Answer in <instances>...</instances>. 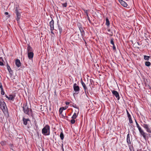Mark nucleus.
Masks as SVG:
<instances>
[{"mask_svg": "<svg viewBox=\"0 0 151 151\" xmlns=\"http://www.w3.org/2000/svg\"><path fill=\"white\" fill-rule=\"evenodd\" d=\"M23 111L24 113L28 115L31 116L32 115V111L31 109L29 108L28 106L27 105V103H24L23 104V106L22 107Z\"/></svg>", "mask_w": 151, "mask_h": 151, "instance_id": "nucleus-1", "label": "nucleus"}, {"mask_svg": "<svg viewBox=\"0 0 151 151\" xmlns=\"http://www.w3.org/2000/svg\"><path fill=\"white\" fill-rule=\"evenodd\" d=\"M42 134L45 136L49 135L50 134V127L48 124L46 125L42 129Z\"/></svg>", "mask_w": 151, "mask_h": 151, "instance_id": "nucleus-2", "label": "nucleus"}, {"mask_svg": "<svg viewBox=\"0 0 151 151\" xmlns=\"http://www.w3.org/2000/svg\"><path fill=\"white\" fill-rule=\"evenodd\" d=\"M137 128H138L140 133L143 136V137L145 139H146V134H147L142 129L141 127L139 126V124L137 123L136 124Z\"/></svg>", "mask_w": 151, "mask_h": 151, "instance_id": "nucleus-3", "label": "nucleus"}, {"mask_svg": "<svg viewBox=\"0 0 151 151\" xmlns=\"http://www.w3.org/2000/svg\"><path fill=\"white\" fill-rule=\"evenodd\" d=\"M0 106L1 109L4 111H6L7 109V107L6 106V104L4 101L2 99H0Z\"/></svg>", "mask_w": 151, "mask_h": 151, "instance_id": "nucleus-4", "label": "nucleus"}, {"mask_svg": "<svg viewBox=\"0 0 151 151\" xmlns=\"http://www.w3.org/2000/svg\"><path fill=\"white\" fill-rule=\"evenodd\" d=\"M20 10V9L18 7H16V8L15 13L17 17L16 19L17 21L19 20L21 17V14L19 12V10Z\"/></svg>", "mask_w": 151, "mask_h": 151, "instance_id": "nucleus-5", "label": "nucleus"}, {"mask_svg": "<svg viewBox=\"0 0 151 151\" xmlns=\"http://www.w3.org/2000/svg\"><path fill=\"white\" fill-rule=\"evenodd\" d=\"M73 88L74 91L76 93L78 94L79 93V91H80L79 87L77 85L76 83H75L73 86Z\"/></svg>", "mask_w": 151, "mask_h": 151, "instance_id": "nucleus-6", "label": "nucleus"}, {"mask_svg": "<svg viewBox=\"0 0 151 151\" xmlns=\"http://www.w3.org/2000/svg\"><path fill=\"white\" fill-rule=\"evenodd\" d=\"M127 142L128 145L129 147V148L130 151H132V150L131 149V146H130L131 144V142L130 139V136L129 133H128L127 135Z\"/></svg>", "mask_w": 151, "mask_h": 151, "instance_id": "nucleus-7", "label": "nucleus"}, {"mask_svg": "<svg viewBox=\"0 0 151 151\" xmlns=\"http://www.w3.org/2000/svg\"><path fill=\"white\" fill-rule=\"evenodd\" d=\"M111 91L113 96H115L117 100H119L120 99V97L118 93L115 90H111Z\"/></svg>", "mask_w": 151, "mask_h": 151, "instance_id": "nucleus-8", "label": "nucleus"}, {"mask_svg": "<svg viewBox=\"0 0 151 151\" xmlns=\"http://www.w3.org/2000/svg\"><path fill=\"white\" fill-rule=\"evenodd\" d=\"M5 96L10 101H14L15 97V94H10L9 95V96L6 95H5Z\"/></svg>", "mask_w": 151, "mask_h": 151, "instance_id": "nucleus-9", "label": "nucleus"}, {"mask_svg": "<svg viewBox=\"0 0 151 151\" xmlns=\"http://www.w3.org/2000/svg\"><path fill=\"white\" fill-rule=\"evenodd\" d=\"M141 126L146 130L147 132H150V129L149 128L148 125L143 124H141Z\"/></svg>", "mask_w": 151, "mask_h": 151, "instance_id": "nucleus-10", "label": "nucleus"}, {"mask_svg": "<svg viewBox=\"0 0 151 151\" xmlns=\"http://www.w3.org/2000/svg\"><path fill=\"white\" fill-rule=\"evenodd\" d=\"M50 30L52 31H53L54 29V21L53 19H52L51 21L50 22Z\"/></svg>", "mask_w": 151, "mask_h": 151, "instance_id": "nucleus-11", "label": "nucleus"}, {"mask_svg": "<svg viewBox=\"0 0 151 151\" xmlns=\"http://www.w3.org/2000/svg\"><path fill=\"white\" fill-rule=\"evenodd\" d=\"M28 57L29 60H32L34 56L33 52L27 53Z\"/></svg>", "mask_w": 151, "mask_h": 151, "instance_id": "nucleus-12", "label": "nucleus"}, {"mask_svg": "<svg viewBox=\"0 0 151 151\" xmlns=\"http://www.w3.org/2000/svg\"><path fill=\"white\" fill-rule=\"evenodd\" d=\"M81 84L83 86L84 89L85 91V93H86V90L87 89V87L86 86V84L85 83L83 82V80L82 79H81Z\"/></svg>", "mask_w": 151, "mask_h": 151, "instance_id": "nucleus-13", "label": "nucleus"}, {"mask_svg": "<svg viewBox=\"0 0 151 151\" xmlns=\"http://www.w3.org/2000/svg\"><path fill=\"white\" fill-rule=\"evenodd\" d=\"M27 50V53L33 52L32 47L29 44L28 45Z\"/></svg>", "mask_w": 151, "mask_h": 151, "instance_id": "nucleus-14", "label": "nucleus"}, {"mask_svg": "<svg viewBox=\"0 0 151 151\" xmlns=\"http://www.w3.org/2000/svg\"><path fill=\"white\" fill-rule=\"evenodd\" d=\"M15 64L18 67L20 66L21 64L20 60L19 59H17L16 60Z\"/></svg>", "mask_w": 151, "mask_h": 151, "instance_id": "nucleus-15", "label": "nucleus"}, {"mask_svg": "<svg viewBox=\"0 0 151 151\" xmlns=\"http://www.w3.org/2000/svg\"><path fill=\"white\" fill-rule=\"evenodd\" d=\"M23 124L24 125H27V122L28 121H30L29 119H26L24 118H23Z\"/></svg>", "mask_w": 151, "mask_h": 151, "instance_id": "nucleus-16", "label": "nucleus"}, {"mask_svg": "<svg viewBox=\"0 0 151 151\" xmlns=\"http://www.w3.org/2000/svg\"><path fill=\"white\" fill-rule=\"evenodd\" d=\"M121 4V5L124 7H126L127 4L125 1H123V0H120V1L119 2Z\"/></svg>", "mask_w": 151, "mask_h": 151, "instance_id": "nucleus-17", "label": "nucleus"}, {"mask_svg": "<svg viewBox=\"0 0 151 151\" xmlns=\"http://www.w3.org/2000/svg\"><path fill=\"white\" fill-rule=\"evenodd\" d=\"M7 68L10 73L12 74L13 73L12 71V70L10 66L8 65V64H7Z\"/></svg>", "mask_w": 151, "mask_h": 151, "instance_id": "nucleus-18", "label": "nucleus"}, {"mask_svg": "<svg viewBox=\"0 0 151 151\" xmlns=\"http://www.w3.org/2000/svg\"><path fill=\"white\" fill-rule=\"evenodd\" d=\"M144 59L146 60H148L150 57V56L146 55H144Z\"/></svg>", "mask_w": 151, "mask_h": 151, "instance_id": "nucleus-19", "label": "nucleus"}, {"mask_svg": "<svg viewBox=\"0 0 151 151\" xmlns=\"http://www.w3.org/2000/svg\"><path fill=\"white\" fill-rule=\"evenodd\" d=\"M106 25H107V26H109V25L110 24V23L109 22V19L107 17H106Z\"/></svg>", "mask_w": 151, "mask_h": 151, "instance_id": "nucleus-20", "label": "nucleus"}, {"mask_svg": "<svg viewBox=\"0 0 151 151\" xmlns=\"http://www.w3.org/2000/svg\"><path fill=\"white\" fill-rule=\"evenodd\" d=\"M60 136L61 140H63V139L64 138V136L62 131L60 134Z\"/></svg>", "mask_w": 151, "mask_h": 151, "instance_id": "nucleus-21", "label": "nucleus"}, {"mask_svg": "<svg viewBox=\"0 0 151 151\" xmlns=\"http://www.w3.org/2000/svg\"><path fill=\"white\" fill-rule=\"evenodd\" d=\"M145 64L146 66L149 67L150 66L151 63L150 62L146 61L145 62Z\"/></svg>", "mask_w": 151, "mask_h": 151, "instance_id": "nucleus-22", "label": "nucleus"}, {"mask_svg": "<svg viewBox=\"0 0 151 151\" xmlns=\"http://www.w3.org/2000/svg\"><path fill=\"white\" fill-rule=\"evenodd\" d=\"M77 116V115L76 113H74L71 118L72 119H76Z\"/></svg>", "mask_w": 151, "mask_h": 151, "instance_id": "nucleus-23", "label": "nucleus"}, {"mask_svg": "<svg viewBox=\"0 0 151 151\" xmlns=\"http://www.w3.org/2000/svg\"><path fill=\"white\" fill-rule=\"evenodd\" d=\"M58 27L60 33V34L62 32V28L61 27V26L59 24H58Z\"/></svg>", "mask_w": 151, "mask_h": 151, "instance_id": "nucleus-24", "label": "nucleus"}, {"mask_svg": "<svg viewBox=\"0 0 151 151\" xmlns=\"http://www.w3.org/2000/svg\"><path fill=\"white\" fill-rule=\"evenodd\" d=\"M4 60L2 59V58H0V65H3L4 64L3 63Z\"/></svg>", "mask_w": 151, "mask_h": 151, "instance_id": "nucleus-25", "label": "nucleus"}, {"mask_svg": "<svg viewBox=\"0 0 151 151\" xmlns=\"http://www.w3.org/2000/svg\"><path fill=\"white\" fill-rule=\"evenodd\" d=\"M66 109V108L65 109H64V107H63V108H60L59 109V112L60 114H61L63 112V110H65Z\"/></svg>", "mask_w": 151, "mask_h": 151, "instance_id": "nucleus-26", "label": "nucleus"}, {"mask_svg": "<svg viewBox=\"0 0 151 151\" xmlns=\"http://www.w3.org/2000/svg\"><path fill=\"white\" fill-rule=\"evenodd\" d=\"M127 116L128 118V119L131 118V116L130 114H129V112L127 110Z\"/></svg>", "mask_w": 151, "mask_h": 151, "instance_id": "nucleus-27", "label": "nucleus"}, {"mask_svg": "<svg viewBox=\"0 0 151 151\" xmlns=\"http://www.w3.org/2000/svg\"><path fill=\"white\" fill-rule=\"evenodd\" d=\"M80 32L81 33V35L82 36H84L85 35V33L83 29L82 30V31H81Z\"/></svg>", "mask_w": 151, "mask_h": 151, "instance_id": "nucleus-28", "label": "nucleus"}, {"mask_svg": "<svg viewBox=\"0 0 151 151\" xmlns=\"http://www.w3.org/2000/svg\"><path fill=\"white\" fill-rule=\"evenodd\" d=\"M75 119H72L70 121V122L71 124H73L75 123Z\"/></svg>", "mask_w": 151, "mask_h": 151, "instance_id": "nucleus-29", "label": "nucleus"}, {"mask_svg": "<svg viewBox=\"0 0 151 151\" xmlns=\"http://www.w3.org/2000/svg\"><path fill=\"white\" fill-rule=\"evenodd\" d=\"M111 43L113 45H114V39L113 38H111V41H110Z\"/></svg>", "mask_w": 151, "mask_h": 151, "instance_id": "nucleus-30", "label": "nucleus"}, {"mask_svg": "<svg viewBox=\"0 0 151 151\" xmlns=\"http://www.w3.org/2000/svg\"><path fill=\"white\" fill-rule=\"evenodd\" d=\"M1 94L2 95H4L5 94V92L4 91L3 88H2V89H1Z\"/></svg>", "mask_w": 151, "mask_h": 151, "instance_id": "nucleus-31", "label": "nucleus"}, {"mask_svg": "<svg viewBox=\"0 0 151 151\" xmlns=\"http://www.w3.org/2000/svg\"><path fill=\"white\" fill-rule=\"evenodd\" d=\"M62 6L64 7H66L67 6V3L65 2L64 3L62 4Z\"/></svg>", "mask_w": 151, "mask_h": 151, "instance_id": "nucleus-32", "label": "nucleus"}, {"mask_svg": "<svg viewBox=\"0 0 151 151\" xmlns=\"http://www.w3.org/2000/svg\"><path fill=\"white\" fill-rule=\"evenodd\" d=\"M129 122L130 123H133V121L132 119L131 118H129Z\"/></svg>", "mask_w": 151, "mask_h": 151, "instance_id": "nucleus-33", "label": "nucleus"}, {"mask_svg": "<svg viewBox=\"0 0 151 151\" xmlns=\"http://www.w3.org/2000/svg\"><path fill=\"white\" fill-rule=\"evenodd\" d=\"M35 127H36L35 129V130H37L38 129V127L37 125V124H35Z\"/></svg>", "mask_w": 151, "mask_h": 151, "instance_id": "nucleus-34", "label": "nucleus"}, {"mask_svg": "<svg viewBox=\"0 0 151 151\" xmlns=\"http://www.w3.org/2000/svg\"><path fill=\"white\" fill-rule=\"evenodd\" d=\"M84 11L85 14H86V16H88V11L87 10H84Z\"/></svg>", "mask_w": 151, "mask_h": 151, "instance_id": "nucleus-35", "label": "nucleus"}, {"mask_svg": "<svg viewBox=\"0 0 151 151\" xmlns=\"http://www.w3.org/2000/svg\"><path fill=\"white\" fill-rule=\"evenodd\" d=\"M79 28L80 32L81 31H82V30H83L82 27H81V26H80V27H79Z\"/></svg>", "mask_w": 151, "mask_h": 151, "instance_id": "nucleus-36", "label": "nucleus"}, {"mask_svg": "<svg viewBox=\"0 0 151 151\" xmlns=\"http://www.w3.org/2000/svg\"><path fill=\"white\" fill-rule=\"evenodd\" d=\"M0 88H1V89L2 88L3 89V88L1 84V83H0Z\"/></svg>", "mask_w": 151, "mask_h": 151, "instance_id": "nucleus-37", "label": "nucleus"}, {"mask_svg": "<svg viewBox=\"0 0 151 151\" xmlns=\"http://www.w3.org/2000/svg\"><path fill=\"white\" fill-rule=\"evenodd\" d=\"M113 49L114 50H116V48L114 46V45H113Z\"/></svg>", "mask_w": 151, "mask_h": 151, "instance_id": "nucleus-38", "label": "nucleus"}, {"mask_svg": "<svg viewBox=\"0 0 151 151\" xmlns=\"http://www.w3.org/2000/svg\"><path fill=\"white\" fill-rule=\"evenodd\" d=\"M87 19H88V20L89 21V22H91V20H90V18L88 16H88H87Z\"/></svg>", "mask_w": 151, "mask_h": 151, "instance_id": "nucleus-39", "label": "nucleus"}, {"mask_svg": "<svg viewBox=\"0 0 151 151\" xmlns=\"http://www.w3.org/2000/svg\"><path fill=\"white\" fill-rule=\"evenodd\" d=\"M69 103L68 102H65V104L66 105H69Z\"/></svg>", "mask_w": 151, "mask_h": 151, "instance_id": "nucleus-40", "label": "nucleus"}, {"mask_svg": "<svg viewBox=\"0 0 151 151\" xmlns=\"http://www.w3.org/2000/svg\"><path fill=\"white\" fill-rule=\"evenodd\" d=\"M150 132H148L150 133V137H151V130L150 129Z\"/></svg>", "mask_w": 151, "mask_h": 151, "instance_id": "nucleus-41", "label": "nucleus"}, {"mask_svg": "<svg viewBox=\"0 0 151 151\" xmlns=\"http://www.w3.org/2000/svg\"><path fill=\"white\" fill-rule=\"evenodd\" d=\"M5 14H6V15H7L8 14V13L7 12H5Z\"/></svg>", "mask_w": 151, "mask_h": 151, "instance_id": "nucleus-42", "label": "nucleus"}, {"mask_svg": "<svg viewBox=\"0 0 151 151\" xmlns=\"http://www.w3.org/2000/svg\"><path fill=\"white\" fill-rule=\"evenodd\" d=\"M62 149L64 151V148L63 147H62Z\"/></svg>", "mask_w": 151, "mask_h": 151, "instance_id": "nucleus-43", "label": "nucleus"}, {"mask_svg": "<svg viewBox=\"0 0 151 151\" xmlns=\"http://www.w3.org/2000/svg\"><path fill=\"white\" fill-rule=\"evenodd\" d=\"M76 106V105H75V106H73V107H74L75 108H77V107H76V106Z\"/></svg>", "mask_w": 151, "mask_h": 151, "instance_id": "nucleus-44", "label": "nucleus"}, {"mask_svg": "<svg viewBox=\"0 0 151 151\" xmlns=\"http://www.w3.org/2000/svg\"><path fill=\"white\" fill-rule=\"evenodd\" d=\"M76 106V105H75V106H73V107H74L75 108H77V107H76V106Z\"/></svg>", "mask_w": 151, "mask_h": 151, "instance_id": "nucleus-45", "label": "nucleus"}, {"mask_svg": "<svg viewBox=\"0 0 151 151\" xmlns=\"http://www.w3.org/2000/svg\"><path fill=\"white\" fill-rule=\"evenodd\" d=\"M135 123H136V124H137V122L136 120V119L135 120Z\"/></svg>", "mask_w": 151, "mask_h": 151, "instance_id": "nucleus-46", "label": "nucleus"}, {"mask_svg": "<svg viewBox=\"0 0 151 151\" xmlns=\"http://www.w3.org/2000/svg\"><path fill=\"white\" fill-rule=\"evenodd\" d=\"M63 143H62V147H63Z\"/></svg>", "mask_w": 151, "mask_h": 151, "instance_id": "nucleus-47", "label": "nucleus"}, {"mask_svg": "<svg viewBox=\"0 0 151 151\" xmlns=\"http://www.w3.org/2000/svg\"><path fill=\"white\" fill-rule=\"evenodd\" d=\"M68 107H65V108H64V109H65L66 108V109Z\"/></svg>", "mask_w": 151, "mask_h": 151, "instance_id": "nucleus-48", "label": "nucleus"}, {"mask_svg": "<svg viewBox=\"0 0 151 151\" xmlns=\"http://www.w3.org/2000/svg\"><path fill=\"white\" fill-rule=\"evenodd\" d=\"M51 31V32L53 33V32H52V31Z\"/></svg>", "mask_w": 151, "mask_h": 151, "instance_id": "nucleus-49", "label": "nucleus"}, {"mask_svg": "<svg viewBox=\"0 0 151 151\" xmlns=\"http://www.w3.org/2000/svg\"><path fill=\"white\" fill-rule=\"evenodd\" d=\"M90 81H91H91H92V80H91V79H90Z\"/></svg>", "mask_w": 151, "mask_h": 151, "instance_id": "nucleus-50", "label": "nucleus"}, {"mask_svg": "<svg viewBox=\"0 0 151 151\" xmlns=\"http://www.w3.org/2000/svg\"><path fill=\"white\" fill-rule=\"evenodd\" d=\"M133 151H134V150H133Z\"/></svg>", "mask_w": 151, "mask_h": 151, "instance_id": "nucleus-51", "label": "nucleus"}, {"mask_svg": "<svg viewBox=\"0 0 151 151\" xmlns=\"http://www.w3.org/2000/svg\"><path fill=\"white\" fill-rule=\"evenodd\" d=\"M43 151H44L43 150Z\"/></svg>", "mask_w": 151, "mask_h": 151, "instance_id": "nucleus-52", "label": "nucleus"}]
</instances>
